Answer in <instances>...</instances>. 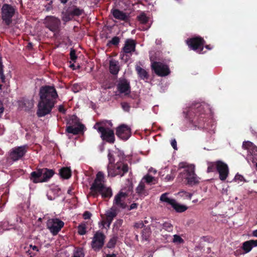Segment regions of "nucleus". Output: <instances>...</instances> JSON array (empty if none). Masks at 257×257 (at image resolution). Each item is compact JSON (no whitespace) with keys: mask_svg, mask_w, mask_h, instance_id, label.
<instances>
[{"mask_svg":"<svg viewBox=\"0 0 257 257\" xmlns=\"http://www.w3.org/2000/svg\"><path fill=\"white\" fill-rule=\"evenodd\" d=\"M28 146L24 145L13 148L10 153V159L14 162L21 159L26 154Z\"/></svg>","mask_w":257,"mask_h":257,"instance_id":"obj_16","label":"nucleus"},{"mask_svg":"<svg viewBox=\"0 0 257 257\" xmlns=\"http://www.w3.org/2000/svg\"><path fill=\"white\" fill-rule=\"evenodd\" d=\"M252 235L254 237H257V229L254 230L252 231Z\"/></svg>","mask_w":257,"mask_h":257,"instance_id":"obj_64","label":"nucleus"},{"mask_svg":"<svg viewBox=\"0 0 257 257\" xmlns=\"http://www.w3.org/2000/svg\"><path fill=\"white\" fill-rule=\"evenodd\" d=\"M70 57L71 60L73 62H75L77 58V56L76 54V51L73 49H71L70 52Z\"/></svg>","mask_w":257,"mask_h":257,"instance_id":"obj_50","label":"nucleus"},{"mask_svg":"<svg viewBox=\"0 0 257 257\" xmlns=\"http://www.w3.org/2000/svg\"><path fill=\"white\" fill-rule=\"evenodd\" d=\"M73 18V17L71 15H70V13L68 10L65 13L64 16L63 17L62 20L65 22H67L69 21H71Z\"/></svg>","mask_w":257,"mask_h":257,"instance_id":"obj_47","label":"nucleus"},{"mask_svg":"<svg viewBox=\"0 0 257 257\" xmlns=\"http://www.w3.org/2000/svg\"><path fill=\"white\" fill-rule=\"evenodd\" d=\"M97 131L101 134L100 137L102 140L110 144L114 143V133L112 130L104 126H99L97 128Z\"/></svg>","mask_w":257,"mask_h":257,"instance_id":"obj_15","label":"nucleus"},{"mask_svg":"<svg viewBox=\"0 0 257 257\" xmlns=\"http://www.w3.org/2000/svg\"><path fill=\"white\" fill-rule=\"evenodd\" d=\"M162 236H163V237L164 238V239L165 240H167V241H168V240L169 238L171 237L170 235H168L167 234H164L163 232L162 233Z\"/></svg>","mask_w":257,"mask_h":257,"instance_id":"obj_60","label":"nucleus"},{"mask_svg":"<svg viewBox=\"0 0 257 257\" xmlns=\"http://www.w3.org/2000/svg\"><path fill=\"white\" fill-rule=\"evenodd\" d=\"M120 42V38L118 37H113L112 39L107 43V46L110 47L111 45L117 46Z\"/></svg>","mask_w":257,"mask_h":257,"instance_id":"obj_40","label":"nucleus"},{"mask_svg":"<svg viewBox=\"0 0 257 257\" xmlns=\"http://www.w3.org/2000/svg\"><path fill=\"white\" fill-rule=\"evenodd\" d=\"M251 242L252 243V247H256L257 246V239L256 240H253L251 239Z\"/></svg>","mask_w":257,"mask_h":257,"instance_id":"obj_62","label":"nucleus"},{"mask_svg":"<svg viewBox=\"0 0 257 257\" xmlns=\"http://www.w3.org/2000/svg\"><path fill=\"white\" fill-rule=\"evenodd\" d=\"M255 147L252 143L249 141L244 142L242 144V148L247 150L249 153Z\"/></svg>","mask_w":257,"mask_h":257,"instance_id":"obj_38","label":"nucleus"},{"mask_svg":"<svg viewBox=\"0 0 257 257\" xmlns=\"http://www.w3.org/2000/svg\"><path fill=\"white\" fill-rule=\"evenodd\" d=\"M116 135L120 139L126 141L131 136V128L126 124H121L116 128Z\"/></svg>","mask_w":257,"mask_h":257,"instance_id":"obj_17","label":"nucleus"},{"mask_svg":"<svg viewBox=\"0 0 257 257\" xmlns=\"http://www.w3.org/2000/svg\"><path fill=\"white\" fill-rule=\"evenodd\" d=\"M117 214L116 210L113 207H111L110 210H106L105 214V218L102 221L103 225H106L107 227L109 228L110 225L116 216Z\"/></svg>","mask_w":257,"mask_h":257,"instance_id":"obj_20","label":"nucleus"},{"mask_svg":"<svg viewBox=\"0 0 257 257\" xmlns=\"http://www.w3.org/2000/svg\"><path fill=\"white\" fill-rule=\"evenodd\" d=\"M208 109V106L205 104L197 102L184 110L183 113L194 126L204 128L206 127L205 122L207 119L206 111Z\"/></svg>","mask_w":257,"mask_h":257,"instance_id":"obj_1","label":"nucleus"},{"mask_svg":"<svg viewBox=\"0 0 257 257\" xmlns=\"http://www.w3.org/2000/svg\"><path fill=\"white\" fill-rule=\"evenodd\" d=\"M86 226L85 224H80L78 226V233L79 234L82 235L86 233Z\"/></svg>","mask_w":257,"mask_h":257,"instance_id":"obj_45","label":"nucleus"},{"mask_svg":"<svg viewBox=\"0 0 257 257\" xmlns=\"http://www.w3.org/2000/svg\"><path fill=\"white\" fill-rule=\"evenodd\" d=\"M216 162H208L207 167V173L213 172L216 170Z\"/></svg>","mask_w":257,"mask_h":257,"instance_id":"obj_44","label":"nucleus"},{"mask_svg":"<svg viewBox=\"0 0 257 257\" xmlns=\"http://www.w3.org/2000/svg\"><path fill=\"white\" fill-rule=\"evenodd\" d=\"M138 207V204L136 203H132L128 208V210H131L134 209H137Z\"/></svg>","mask_w":257,"mask_h":257,"instance_id":"obj_59","label":"nucleus"},{"mask_svg":"<svg viewBox=\"0 0 257 257\" xmlns=\"http://www.w3.org/2000/svg\"><path fill=\"white\" fill-rule=\"evenodd\" d=\"M151 225L153 227H155L156 228L159 229L160 231H162V224L160 223V222H158V220L156 218H154L153 217H151Z\"/></svg>","mask_w":257,"mask_h":257,"instance_id":"obj_39","label":"nucleus"},{"mask_svg":"<svg viewBox=\"0 0 257 257\" xmlns=\"http://www.w3.org/2000/svg\"><path fill=\"white\" fill-rule=\"evenodd\" d=\"M151 69L157 75L161 77L166 76L171 72L169 66L160 62H153Z\"/></svg>","mask_w":257,"mask_h":257,"instance_id":"obj_11","label":"nucleus"},{"mask_svg":"<svg viewBox=\"0 0 257 257\" xmlns=\"http://www.w3.org/2000/svg\"><path fill=\"white\" fill-rule=\"evenodd\" d=\"M72 257H84V253L83 249L81 248H78L74 252Z\"/></svg>","mask_w":257,"mask_h":257,"instance_id":"obj_48","label":"nucleus"},{"mask_svg":"<svg viewBox=\"0 0 257 257\" xmlns=\"http://www.w3.org/2000/svg\"><path fill=\"white\" fill-rule=\"evenodd\" d=\"M66 132L69 134L76 135L83 134L86 128L85 125L80 122L79 118L76 115H72L67 121Z\"/></svg>","mask_w":257,"mask_h":257,"instance_id":"obj_4","label":"nucleus"},{"mask_svg":"<svg viewBox=\"0 0 257 257\" xmlns=\"http://www.w3.org/2000/svg\"><path fill=\"white\" fill-rule=\"evenodd\" d=\"M4 108L3 104L0 102V118L1 117L2 114L3 113Z\"/></svg>","mask_w":257,"mask_h":257,"instance_id":"obj_61","label":"nucleus"},{"mask_svg":"<svg viewBox=\"0 0 257 257\" xmlns=\"http://www.w3.org/2000/svg\"><path fill=\"white\" fill-rule=\"evenodd\" d=\"M171 206L177 212L179 213L183 212L188 209L187 206L177 203L175 200H174Z\"/></svg>","mask_w":257,"mask_h":257,"instance_id":"obj_30","label":"nucleus"},{"mask_svg":"<svg viewBox=\"0 0 257 257\" xmlns=\"http://www.w3.org/2000/svg\"><path fill=\"white\" fill-rule=\"evenodd\" d=\"M54 105L52 103H49L40 99L36 113L37 116L41 117L50 114Z\"/></svg>","mask_w":257,"mask_h":257,"instance_id":"obj_13","label":"nucleus"},{"mask_svg":"<svg viewBox=\"0 0 257 257\" xmlns=\"http://www.w3.org/2000/svg\"><path fill=\"white\" fill-rule=\"evenodd\" d=\"M30 179L34 183H42V171L41 169H38L36 171L31 172Z\"/></svg>","mask_w":257,"mask_h":257,"instance_id":"obj_25","label":"nucleus"},{"mask_svg":"<svg viewBox=\"0 0 257 257\" xmlns=\"http://www.w3.org/2000/svg\"><path fill=\"white\" fill-rule=\"evenodd\" d=\"M216 171L219 173V179L224 181L229 174V169L227 165L221 161H216Z\"/></svg>","mask_w":257,"mask_h":257,"instance_id":"obj_19","label":"nucleus"},{"mask_svg":"<svg viewBox=\"0 0 257 257\" xmlns=\"http://www.w3.org/2000/svg\"><path fill=\"white\" fill-rule=\"evenodd\" d=\"M129 167L127 164L121 162H117L113 165H108L107 166L108 176L112 177L116 175H120L122 177L127 173Z\"/></svg>","mask_w":257,"mask_h":257,"instance_id":"obj_5","label":"nucleus"},{"mask_svg":"<svg viewBox=\"0 0 257 257\" xmlns=\"http://www.w3.org/2000/svg\"><path fill=\"white\" fill-rule=\"evenodd\" d=\"M186 43L189 47L199 54H203L204 45L205 41L201 37H196L188 39Z\"/></svg>","mask_w":257,"mask_h":257,"instance_id":"obj_10","label":"nucleus"},{"mask_svg":"<svg viewBox=\"0 0 257 257\" xmlns=\"http://www.w3.org/2000/svg\"><path fill=\"white\" fill-rule=\"evenodd\" d=\"M118 237L117 235H114L112 236L106 244V247L108 248H113L115 247L116 242L117 241Z\"/></svg>","mask_w":257,"mask_h":257,"instance_id":"obj_35","label":"nucleus"},{"mask_svg":"<svg viewBox=\"0 0 257 257\" xmlns=\"http://www.w3.org/2000/svg\"><path fill=\"white\" fill-rule=\"evenodd\" d=\"M181 169L183 170L180 172L178 176L179 181L191 186L199 183L200 178L195 174L194 167L185 166V163L181 162L179 164V169Z\"/></svg>","mask_w":257,"mask_h":257,"instance_id":"obj_2","label":"nucleus"},{"mask_svg":"<svg viewBox=\"0 0 257 257\" xmlns=\"http://www.w3.org/2000/svg\"><path fill=\"white\" fill-rule=\"evenodd\" d=\"M45 27L54 33V35L59 33L61 29L60 20L53 16H47L44 20Z\"/></svg>","mask_w":257,"mask_h":257,"instance_id":"obj_6","label":"nucleus"},{"mask_svg":"<svg viewBox=\"0 0 257 257\" xmlns=\"http://www.w3.org/2000/svg\"><path fill=\"white\" fill-rule=\"evenodd\" d=\"M106 236L102 231H97L94 234L91 242V247L95 251H99L104 246Z\"/></svg>","mask_w":257,"mask_h":257,"instance_id":"obj_9","label":"nucleus"},{"mask_svg":"<svg viewBox=\"0 0 257 257\" xmlns=\"http://www.w3.org/2000/svg\"><path fill=\"white\" fill-rule=\"evenodd\" d=\"M137 42L133 39H127L124 41L123 47L120 52L121 59H125L127 61L132 55V53L136 51Z\"/></svg>","mask_w":257,"mask_h":257,"instance_id":"obj_8","label":"nucleus"},{"mask_svg":"<svg viewBox=\"0 0 257 257\" xmlns=\"http://www.w3.org/2000/svg\"><path fill=\"white\" fill-rule=\"evenodd\" d=\"M174 171L173 170H172L171 173L170 174H168L166 176L165 179L167 181H172L174 179V178H175V175L174 174Z\"/></svg>","mask_w":257,"mask_h":257,"instance_id":"obj_51","label":"nucleus"},{"mask_svg":"<svg viewBox=\"0 0 257 257\" xmlns=\"http://www.w3.org/2000/svg\"><path fill=\"white\" fill-rule=\"evenodd\" d=\"M253 248L251 240L245 241L242 243L241 247L242 249L243 250V253H247L249 252Z\"/></svg>","mask_w":257,"mask_h":257,"instance_id":"obj_33","label":"nucleus"},{"mask_svg":"<svg viewBox=\"0 0 257 257\" xmlns=\"http://www.w3.org/2000/svg\"><path fill=\"white\" fill-rule=\"evenodd\" d=\"M39 251V249L37 246L30 244L29 245V249L26 251V253L30 256V257H34L36 255V252Z\"/></svg>","mask_w":257,"mask_h":257,"instance_id":"obj_32","label":"nucleus"},{"mask_svg":"<svg viewBox=\"0 0 257 257\" xmlns=\"http://www.w3.org/2000/svg\"><path fill=\"white\" fill-rule=\"evenodd\" d=\"M42 171V182H47L54 174L53 170L47 168L41 169Z\"/></svg>","mask_w":257,"mask_h":257,"instance_id":"obj_24","label":"nucleus"},{"mask_svg":"<svg viewBox=\"0 0 257 257\" xmlns=\"http://www.w3.org/2000/svg\"><path fill=\"white\" fill-rule=\"evenodd\" d=\"M59 175L61 178L68 179L71 176V170L69 167H63L59 170Z\"/></svg>","mask_w":257,"mask_h":257,"instance_id":"obj_28","label":"nucleus"},{"mask_svg":"<svg viewBox=\"0 0 257 257\" xmlns=\"http://www.w3.org/2000/svg\"><path fill=\"white\" fill-rule=\"evenodd\" d=\"M103 257H116V254H115L114 253L107 254H106L105 256H104Z\"/></svg>","mask_w":257,"mask_h":257,"instance_id":"obj_63","label":"nucleus"},{"mask_svg":"<svg viewBox=\"0 0 257 257\" xmlns=\"http://www.w3.org/2000/svg\"><path fill=\"white\" fill-rule=\"evenodd\" d=\"M84 219H90L91 216V213L89 211H85L83 215Z\"/></svg>","mask_w":257,"mask_h":257,"instance_id":"obj_55","label":"nucleus"},{"mask_svg":"<svg viewBox=\"0 0 257 257\" xmlns=\"http://www.w3.org/2000/svg\"><path fill=\"white\" fill-rule=\"evenodd\" d=\"M172 241L175 243H182L184 242V240L179 235L175 234L173 235Z\"/></svg>","mask_w":257,"mask_h":257,"instance_id":"obj_49","label":"nucleus"},{"mask_svg":"<svg viewBox=\"0 0 257 257\" xmlns=\"http://www.w3.org/2000/svg\"><path fill=\"white\" fill-rule=\"evenodd\" d=\"M64 225V222L57 218L49 219L47 223V228L53 235H57Z\"/></svg>","mask_w":257,"mask_h":257,"instance_id":"obj_14","label":"nucleus"},{"mask_svg":"<svg viewBox=\"0 0 257 257\" xmlns=\"http://www.w3.org/2000/svg\"><path fill=\"white\" fill-rule=\"evenodd\" d=\"M69 11L70 13V15H71L73 17H74L75 16H77V17L80 16L84 12V11L83 9H81L76 6H73L72 8V9L70 10H69Z\"/></svg>","mask_w":257,"mask_h":257,"instance_id":"obj_34","label":"nucleus"},{"mask_svg":"<svg viewBox=\"0 0 257 257\" xmlns=\"http://www.w3.org/2000/svg\"><path fill=\"white\" fill-rule=\"evenodd\" d=\"M121 105L123 109L125 111H128L130 110V106L127 102H122Z\"/></svg>","mask_w":257,"mask_h":257,"instance_id":"obj_54","label":"nucleus"},{"mask_svg":"<svg viewBox=\"0 0 257 257\" xmlns=\"http://www.w3.org/2000/svg\"><path fill=\"white\" fill-rule=\"evenodd\" d=\"M162 230L164 229L169 232H172L173 230V225L169 222H165L162 224Z\"/></svg>","mask_w":257,"mask_h":257,"instance_id":"obj_37","label":"nucleus"},{"mask_svg":"<svg viewBox=\"0 0 257 257\" xmlns=\"http://www.w3.org/2000/svg\"><path fill=\"white\" fill-rule=\"evenodd\" d=\"M58 110L60 112H61L63 114L66 113V110L62 105H60L59 106Z\"/></svg>","mask_w":257,"mask_h":257,"instance_id":"obj_58","label":"nucleus"},{"mask_svg":"<svg viewBox=\"0 0 257 257\" xmlns=\"http://www.w3.org/2000/svg\"><path fill=\"white\" fill-rule=\"evenodd\" d=\"M234 180L235 181L239 180L240 181H245L244 179V178H243V177L242 175H239L238 174H237L235 175V177L234 178Z\"/></svg>","mask_w":257,"mask_h":257,"instance_id":"obj_56","label":"nucleus"},{"mask_svg":"<svg viewBox=\"0 0 257 257\" xmlns=\"http://www.w3.org/2000/svg\"><path fill=\"white\" fill-rule=\"evenodd\" d=\"M171 144L174 150H177V142L175 139L171 140Z\"/></svg>","mask_w":257,"mask_h":257,"instance_id":"obj_57","label":"nucleus"},{"mask_svg":"<svg viewBox=\"0 0 257 257\" xmlns=\"http://www.w3.org/2000/svg\"><path fill=\"white\" fill-rule=\"evenodd\" d=\"M16 12V9L11 5L4 4L1 9L2 19L4 24L10 26L12 23V18Z\"/></svg>","mask_w":257,"mask_h":257,"instance_id":"obj_7","label":"nucleus"},{"mask_svg":"<svg viewBox=\"0 0 257 257\" xmlns=\"http://www.w3.org/2000/svg\"><path fill=\"white\" fill-rule=\"evenodd\" d=\"M4 66L2 63V56L0 55V78L3 82H5V76L4 73Z\"/></svg>","mask_w":257,"mask_h":257,"instance_id":"obj_46","label":"nucleus"},{"mask_svg":"<svg viewBox=\"0 0 257 257\" xmlns=\"http://www.w3.org/2000/svg\"><path fill=\"white\" fill-rule=\"evenodd\" d=\"M99 194H101L102 198L103 199H109L112 196L111 189L109 187H106L105 185H104V187L101 191H96V195L91 194V191H90L89 194L94 198H97Z\"/></svg>","mask_w":257,"mask_h":257,"instance_id":"obj_21","label":"nucleus"},{"mask_svg":"<svg viewBox=\"0 0 257 257\" xmlns=\"http://www.w3.org/2000/svg\"><path fill=\"white\" fill-rule=\"evenodd\" d=\"M126 196L125 193L122 192H119L115 195L113 201V204L117 206L118 207L122 209H125L126 207V204L121 200V198H125Z\"/></svg>","mask_w":257,"mask_h":257,"instance_id":"obj_23","label":"nucleus"},{"mask_svg":"<svg viewBox=\"0 0 257 257\" xmlns=\"http://www.w3.org/2000/svg\"><path fill=\"white\" fill-rule=\"evenodd\" d=\"M131 85L130 81L126 79L120 77L119 78L117 84V89L120 93H124L125 95L131 92Z\"/></svg>","mask_w":257,"mask_h":257,"instance_id":"obj_18","label":"nucleus"},{"mask_svg":"<svg viewBox=\"0 0 257 257\" xmlns=\"http://www.w3.org/2000/svg\"><path fill=\"white\" fill-rule=\"evenodd\" d=\"M143 180H144L145 182L148 184H155L156 183V178L149 174L145 175L143 177L142 181Z\"/></svg>","mask_w":257,"mask_h":257,"instance_id":"obj_36","label":"nucleus"},{"mask_svg":"<svg viewBox=\"0 0 257 257\" xmlns=\"http://www.w3.org/2000/svg\"><path fill=\"white\" fill-rule=\"evenodd\" d=\"M151 232L152 231L150 226H148L145 227L141 232L142 239L146 241L148 240L151 234Z\"/></svg>","mask_w":257,"mask_h":257,"instance_id":"obj_31","label":"nucleus"},{"mask_svg":"<svg viewBox=\"0 0 257 257\" xmlns=\"http://www.w3.org/2000/svg\"><path fill=\"white\" fill-rule=\"evenodd\" d=\"M104 176L103 172L99 171L96 175V178L90 188L91 194L96 195V191H101L104 187Z\"/></svg>","mask_w":257,"mask_h":257,"instance_id":"obj_12","label":"nucleus"},{"mask_svg":"<svg viewBox=\"0 0 257 257\" xmlns=\"http://www.w3.org/2000/svg\"><path fill=\"white\" fill-rule=\"evenodd\" d=\"M40 100L55 104L58 97L57 92L54 86L45 85L42 86L39 92Z\"/></svg>","mask_w":257,"mask_h":257,"instance_id":"obj_3","label":"nucleus"},{"mask_svg":"<svg viewBox=\"0 0 257 257\" xmlns=\"http://www.w3.org/2000/svg\"><path fill=\"white\" fill-rule=\"evenodd\" d=\"M108 159L109 160V165H113V164L114 162V158L113 154L111 153H109L107 155Z\"/></svg>","mask_w":257,"mask_h":257,"instance_id":"obj_52","label":"nucleus"},{"mask_svg":"<svg viewBox=\"0 0 257 257\" xmlns=\"http://www.w3.org/2000/svg\"><path fill=\"white\" fill-rule=\"evenodd\" d=\"M144 227L145 226L143 221H140L139 222H136L134 225V227L136 228H142Z\"/></svg>","mask_w":257,"mask_h":257,"instance_id":"obj_53","label":"nucleus"},{"mask_svg":"<svg viewBox=\"0 0 257 257\" xmlns=\"http://www.w3.org/2000/svg\"><path fill=\"white\" fill-rule=\"evenodd\" d=\"M167 195L168 194L166 193L162 194L160 197V200L162 202H167L171 205L175 199L168 198Z\"/></svg>","mask_w":257,"mask_h":257,"instance_id":"obj_41","label":"nucleus"},{"mask_svg":"<svg viewBox=\"0 0 257 257\" xmlns=\"http://www.w3.org/2000/svg\"><path fill=\"white\" fill-rule=\"evenodd\" d=\"M251 156V161L253 163H257V147L254 148L249 153Z\"/></svg>","mask_w":257,"mask_h":257,"instance_id":"obj_43","label":"nucleus"},{"mask_svg":"<svg viewBox=\"0 0 257 257\" xmlns=\"http://www.w3.org/2000/svg\"><path fill=\"white\" fill-rule=\"evenodd\" d=\"M119 71V66L118 61L111 59L109 61V71L113 75H117Z\"/></svg>","mask_w":257,"mask_h":257,"instance_id":"obj_26","label":"nucleus"},{"mask_svg":"<svg viewBox=\"0 0 257 257\" xmlns=\"http://www.w3.org/2000/svg\"><path fill=\"white\" fill-rule=\"evenodd\" d=\"M113 17L118 20L127 22L129 21V16L125 13L117 9H112L111 11Z\"/></svg>","mask_w":257,"mask_h":257,"instance_id":"obj_22","label":"nucleus"},{"mask_svg":"<svg viewBox=\"0 0 257 257\" xmlns=\"http://www.w3.org/2000/svg\"><path fill=\"white\" fill-rule=\"evenodd\" d=\"M137 19L138 21L143 24H146L149 21V18L146 16L144 13H142L137 17Z\"/></svg>","mask_w":257,"mask_h":257,"instance_id":"obj_42","label":"nucleus"},{"mask_svg":"<svg viewBox=\"0 0 257 257\" xmlns=\"http://www.w3.org/2000/svg\"><path fill=\"white\" fill-rule=\"evenodd\" d=\"M136 193L140 196H145L148 195V192L145 189V185L144 182L142 181L140 182L139 185L136 188Z\"/></svg>","mask_w":257,"mask_h":257,"instance_id":"obj_29","label":"nucleus"},{"mask_svg":"<svg viewBox=\"0 0 257 257\" xmlns=\"http://www.w3.org/2000/svg\"><path fill=\"white\" fill-rule=\"evenodd\" d=\"M135 70L141 79L148 80L149 78V75L148 72L139 65H136Z\"/></svg>","mask_w":257,"mask_h":257,"instance_id":"obj_27","label":"nucleus"}]
</instances>
